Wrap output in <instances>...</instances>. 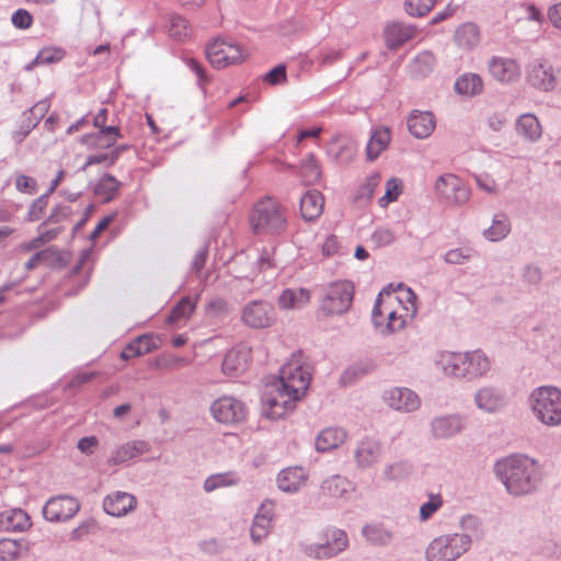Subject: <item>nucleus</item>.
Masks as SVG:
<instances>
[{
    "mask_svg": "<svg viewBox=\"0 0 561 561\" xmlns=\"http://www.w3.org/2000/svg\"><path fill=\"white\" fill-rule=\"evenodd\" d=\"M310 380V373L294 355L280 368L276 382L268 386L262 396L264 415L271 420L282 419L306 394Z\"/></svg>",
    "mask_w": 561,
    "mask_h": 561,
    "instance_id": "obj_1",
    "label": "nucleus"
},
{
    "mask_svg": "<svg viewBox=\"0 0 561 561\" xmlns=\"http://www.w3.org/2000/svg\"><path fill=\"white\" fill-rule=\"evenodd\" d=\"M494 472L506 491L520 496L533 492L540 480L539 466L533 458L515 454L497 460Z\"/></svg>",
    "mask_w": 561,
    "mask_h": 561,
    "instance_id": "obj_2",
    "label": "nucleus"
},
{
    "mask_svg": "<svg viewBox=\"0 0 561 561\" xmlns=\"http://www.w3.org/2000/svg\"><path fill=\"white\" fill-rule=\"evenodd\" d=\"M444 373L447 376L473 381L485 377L491 370V359L481 350L447 353L442 356Z\"/></svg>",
    "mask_w": 561,
    "mask_h": 561,
    "instance_id": "obj_3",
    "label": "nucleus"
},
{
    "mask_svg": "<svg viewBox=\"0 0 561 561\" xmlns=\"http://www.w3.org/2000/svg\"><path fill=\"white\" fill-rule=\"evenodd\" d=\"M320 542L299 543L300 551L313 560L333 559L350 547V538L344 529L327 526L319 535Z\"/></svg>",
    "mask_w": 561,
    "mask_h": 561,
    "instance_id": "obj_4",
    "label": "nucleus"
},
{
    "mask_svg": "<svg viewBox=\"0 0 561 561\" xmlns=\"http://www.w3.org/2000/svg\"><path fill=\"white\" fill-rule=\"evenodd\" d=\"M250 225L255 234H279L286 229L287 219L283 207L267 197L254 205Z\"/></svg>",
    "mask_w": 561,
    "mask_h": 561,
    "instance_id": "obj_5",
    "label": "nucleus"
},
{
    "mask_svg": "<svg viewBox=\"0 0 561 561\" xmlns=\"http://www.w3.org/2000/svg\"><path fill=\"white\" fill-rule=\"evenodd\" d=\"M529 404L536 417L547 426L561 424V391L556 387L543 386L536 388Z\"/></svg>",
    "mask_w": 561,
    "mask_h": 561,
    "instance_id": "obj_6",
    "label": "nucleus"
},
{
    "mask_svg": "<svg viewBox=\"0 0 561 561\" xmlns=\"http://www.w3.org/2000/svg\"><path fill=\"white\" fill-rule=\"evenodd\" d=\"M471 546L468 534H449L435 538L426 549L427 561H456Z\"/></svg>",
    "mask_w": 561,
    "mask_h": 561,
    "instance_id": "obj_7",
    "label": "nucleus"
},
{
    "mask_svg": "<svg viewBox=\"0 0 561 561\" xmlns=\"http://www.w3.org/2000/svg\"><path fill=\"white\" fill-rule=\"evenodd\" d=\"M353 298L354 286L351 282L330 283L322 290L320 310L327 317L343 314L351 308Z\"/></svg>",
    "mask_w": 561,
    "mask_h": 561,
    "instance_id": "obj_8",
    "label": "nucleus"
},
{
    "mask_svg": "<svg viewBox=\"0 0 561 561\" xmlns=\"http://www.w3.org/2000/svg\"><path fill=\"white\" fill-rule=\"evenodd\" d=\"M206 57L215 68H226L244 59L243 50L231 38L217 37L206 47Z\"/></svg>",
    "mask_w": 561,
    "mask_h": 561,
    "instance_id": "obj_9",
    "label": "nucleus"
},
{
    "mask_svg": "<svg viewBox=\"0 0 561 561\" xmlns=\"http://www.w3.org/2000/svg\"><path fill=\"white\" fill-rule=\"evenodd\" d=\"M355 491L354 483L346 477L333 474L320 484L317 502L321 508H328L339 500H347Z\"/></svg>",
    "mask_w": 561,
    "mask_h": 561,
    "instance_id": "obj_10",
    "label": "nucleus"
},
{
    "mask_svg": "<svg viewBox=\"0 0 561 561\" xmlns=\"http://www.w3.org/2000/svg\"><path fill=\"white\" fill-rule=\"evenodd\" d=\"M437 197L449 206H460L470 198V190L457 175L446 173L440 175L435 184Z\"/></svg>",
    "mask_w": 561,
    "mask_h": 561,
    "instance_id": "obj_11",
    "label": "nucleus"
},
{
    "mask_svg": "<svg viewBox=\"0 0 561 561\" xmlns=\"http://www.w3.org/2000/svg\"><path fill=\"white\" fill-rule=\"evenodd\" d=\"M210 413L218 423L232 425L245 419L247 407L234 397L222 396L211 403Z\"/></svg>",
    "mask_w": 561,
    "mask_h": 561,
    "instance_id": "obj_12",
    "label": "nucleus"
},
{
    "mask_svg": "<svg viewBox=\"0 0 561 561\" xmlns=\"http://www.w3.org/2000/svg\"><path fill=\"white\" fill-rule=\"evenodd\" d=\"M242 322L252 329H265L276 320V312L272 304L266 300H253L244 305L241 312Z\"/></svg>",
    "mask_w": 561,
    "mask_h": 561,
    "instance_id": "obj_13",
    "label": "nucleus"
},
{
    "mask_svg": "<svg viewBox=\"0 0 561 561\" xmlns=\"http://www.w3.org/2000/svg\"><path fill=\"white\" fill-rule=\"evenodd\" d=\"M80 510L79 501L69 495H58L49 499L43 507L46 520L53 523L71 519Z\"/></svg>",
    "mask_w": 561,
    "mask_h": 561,
    "instance_id": "obj_14",
    "label": "nucleus"
},
{
    "mask_svg": "<svg viewBox=\"0 0 561 561\" xmlns=\"http://www.w3.org/2000/svg\"><path fill=\"white\" fill-rule=\"evenodd\" d=\"M556 72L557 69L548 60L535 59L526 68V80L540 91H552L556 89Z\"/></svg>",
    "mask_w": 561,
    "mask_h": 561,
    "instance_id": "obj_15",
    "label": "nucleus"
},
{
    "mask_svg": "<svg viewBox=\"0 0 561 561\" xmlns=\"http://www.w3.org/2000/svg\"><path fill=\"white\" fill-rule=\"evenodd\" d=\"M383 400L389 408L401 413H411L421 407L419 394L405 387L391 388L385 392Z\"/></svg>",
    "mask_w": 561,
    "mask_h": 561,
    "instance_id": "obj_16",
    "label": "nucleus"
},
{
    "mask_svg": "<svg viewBox=\"0 0 561 561\" xmlns=\"http://www.w3.org/2000/svg\"><path fill=\"white\" fill-rule=\"evenodd\" d=\"M476 407L485 413H496L507 404L505 391L495 386L479 388L473 397Z\"/></svg>",
    "mask_w": 561,
    "mask_h": 561,
    "instance_id": "obj_17",
    "label": "nucleus"
},
{
    "mask_svg": "<svg viewBox=\"0 0 561 561\" xmlns=\"http://www.w3.org/2000/svg\"><path fill=\"white\" fill-rule=\"evenodd\" d=\"M430 427L434 438L448 439L465 430L466 417L456 413L436 416L431 421Z\"/></svg>",
    "mask_w": 561,
    "mask_h": 561,
    "instance_id": "obj_18",
    "label": "nucleus"
},
{
    "mask_svg": "<svg viewBox=\"0 0 561 561\" xmlns=\"http://www.w3.org/2000/svg\"><path fill=\"white\" fill-rule=\"evenodd\" d=\"M382 456V444L373 437L360 439L354 449L356 467L365 470L376 465Z\"/></svg>",
    "mask_w": 561,
    "mask_h": 561,
    "instance_id": "obj_19",
    "label": "nucleus"
},
{
    "mask_svg": "<svg viewBox=\"0 0 561 561\" xmlns=\"http://www.w3.org/2000/svg\"><path fill=\"white\" fill-rule=\"evenodd\" d=\"M410 134L417 139H425L432 135L436 122L431 112L413 111L407 119Z\"/></svg>",
    "mask_w": 561,
    "mask_h": 561,
    "instance_id": "obj_20",
    "label": "nucleus"
},
{
    "mask_svg": "<svg viewBox=\"0 0 561 561\" xmlns=\"http://www.w3.org/2000/svg\"><path fill=\"white\" fill-rule=\"evenodd\" d=\"M136 506V499L126 492H115L103 500L104 512L111 516L121 517L131 512Z\"/></svg>",
    "mask_w": 561,
    "mask_h": 561,
    "instance_id": "obj_21",
    "label": "nucleus"
},
{
    "mask_svg": "<svg viewBox=\"0 0 561 561\" xmlns=\"http://www.w3.org/2000/svg\"><path fill=\"white\" fill-rule=\"evenodd\" d=\"M489 69L493 78L505 83L516 81L520 75L518 64L511 58L493 57Z\"/></svg>",
    "mask_w": 561,
    "mask_h": 561,
    "instance_id": "obj_22",
    "label": "nucleus"
},
{
    "mask_svg": "<svg viewBox=\"0 0 561 561\" xmlns=\"http://www.w3.org/2000/svg\"><path fill=\"white\" fill-rule=\"evenodd\" d=\"M328 153L339 163H350L356 154L355 141L346 135L335 136L328 147Z\"/></svg>",
    "mask_w": 561,
    "mask_h": 561,
    "instance_id": "obj_23",
    "label": "nucleus"
},
{
    "mask_svg": "<svg viewBox=\"0 0 561 561\" xmlns=\"http://www.w3.org/2000/svg\"><path fill=\"white\" fill-rule=\"evenodd\" d=\"M121 137L119 128L110 126L105 129H99L98 133L83 135L80 138V142L91 149H104L113 147Z\"/></svg>",
    "mask_w": 561,
    "mask_h": 561,
    "instance_id": "obj_24",
    "label": "nucleus"
},
{
    "mask_svg": "<svg viewBox=\"0 0 561 561\" xmlns=\"http://www.w3.org/2000/svg\"><path fill=\"white\" fill-rule=\"evenodd\" d=\"M307 473L302 467L283 469L277 476V485L283 492L295 493L306 483Z\"/></svg>",
    "mask_w": 561,
    "mask_h": 561,
    "instance_id": "obj_25",
    "label": "nucleus"
},
{
    "mask_svg": "<svg viewBox=\"0 0 561 561\" xmlns=\"http://www.w3.org/2000/svg\"><path fill=\"white\" fill-rule=\"evenodd\" d=\"M31 527V518L21 508L5 510L0 513V531H24Z\"/></svg>",
    "mask_w": 561,
    "mask_h": 561,
    "instance_id": "obj_26",
    "label": "nucleus"
},
{
    "mask_svg": "<svg viewBox=\"0 0 561 561\" xmlns=\"http://www.w3.org/2000/svg\"><path fill=\"white\" fill-rule=\"evenodd\" d=\"M515 129L518 136L528 142H536L541 138L542 128L535 114L524 113L519 115L515 123Z\"/></svg>",
    "mask_w": 561,
    "mask_h": 561,
    "instance_id": "obj_27",
    "label": "nucleus"
},
{
    "mask_svg": "<svg viewBox=\"0 0 561 561\" xmlns=\"http://www.w3.org/2000/svg\"><path fill=\"white\" fill-rule=\"evenodd\" d=\"M415 34V27L401 22H393L385 30L386 44L396 49L410 41Z\"/></svg>",
    "mask_w": 561,
    "mask_h": 561,
    "instance_id": "obj_28",
    "label": "nucleus"
},
{
    "mask_svg": "<svg viewBox=\"0 0 561 561\" xmlns=\"http://www.w3.org/2000/svg\"><path fill=\"white\" fill-rule=\"evenodd\" d=\"M250 352L245 347L230 350L222 360V371L228 376H234L247 369Z\"/></svg>",
    "mask_w": 561,
    "mask_h": 561,
    "instance_id": "obj_29",
    "label": "nucleus"
},
{
    "mask_svg": "<svg viewBox=\"0 0 561 561\" xmlns=\"http://www.w3.org/2000/svg\"><path fill=\"white\" fill-rule=\"evenodd\" d=\"M324 198L317 191H308L300 199V213L306 221L316 220L323 211Z\"/></svg>",
    "mask_w": 561,
    "mask_h": 561,
    "instance_id": "obj_30",
    "label": "nucleus"
},
{
    "mask_svg": "<svg viewBox=\"0 0 561 561\" xmlns=\"http://www.w3.org/2000/svg\"><path fill=\"white\" fill-rule=\"evenodd\" d=\"M346 439V432L340 427L322 430L316 437V449L324 453L337 448Z\"/></svg>",
    "mask_w": 561,
    "mask_h": 561,
    "instance_id": "obj_31",
    "label": "nucleus"
},
{
    "mask_svg": "<svg viewBox=\"0 0 561 561\" xmlns=\"http://www.w3.org/2000/svg\"><path fill=\"white\" fill-rule=\"evenodd\" d=\"M148 450V444L144 440H131L113 451L108 462L111 465H119L126 462Z\"/></svg>",
    "mask_w": 561,
    "mask_h": 561,
    "instance_id": "obj_32",
    "label": "nucleus"
},
{
    "mask_svg": "<svg viewBox=\"0 0 561 561\" xmlns=\"http://www.w3.org/2000/svg\"><path fill=\"white\" fill-rule=\"evenodd\" d=\"M310 300V291L306 288H287L278 297L282 309H300Z\"/></svg>",
    "mask_w": 561,
    "mask_h": 561,
    "instance_id": "obj_33",
    "label": "nucleus"
},
{
    "mask_svg": "<svg viewBox=\"0 0 561 561\" xmlns=\"http://www.w3.org/2000/svg\"><path fill=\"white\" fill-rule=\"evenodd\" d=\"M158 345L152 335L144 334L133 340L122 352L121 357L125 360L150 353Z\"/></svg>",
    "mask_w": 561,
    "mask_h": 561,
    "instance_id": "obj_34",
    "label": "nucleus"
},
{
    "mask_svg": "<svg viewBox=\"0 0 561 561\" xmlns=\"http://www.w3.org/2000/svg\"><path fill=\"white\" fill-rule=\"evenodd\" d=\"M511 232V222L506 214L494 215L492 225L483 231V237L491 242H499Z\"/></svg>",
    "mask_w": 561,
    "mask_h": 561,
    "instance_id": "obj_35",
    "label": "nucleus"
},
{
    "mask_svg": "<svg viewBox=\"0 0 561 561\" xmlns=\"http://www.w3.org/2000/svg\"><path fill=\"white\" fill-rule=\"evenodd\" d=\"M390 142V130L389 128L376 129L367 144L366 154L369 161H374L379 154L388 147Z\"/></svg>",
    "mask_w": 561,
    "mask_h": 561,
    "instance_id": "obj_36",
    "label": "nucleus"
},
{
    "mask_svg": "<svg viewBox=\"0 0 561 561\" xmlns=\"http://www.w3.org/2000/svg\"><path fill=\"white\" fill-rule=\"evenodd\" d=\"M480 32L474 23H465L455 32L456 44L463 49H471L478 45Z\"/></svg>",
    "mask_w": 561,
    "mask_h": 561,
    "instance_id": "obj_37",
    "label": "nucleus"
},
{
    "mask_svg": "<svg viewBox=\"0 0 561 561\" xmlns=\"http://www.w3.org/2000/svg\"><path fill=\"white\" fill-rule=\"evenodd\" d=\"M122 183L112 174H104L96 185L94 186V194L102 199L103 203H110L118 190Z\"/></svg>",
    "mask_w": 561,
    "mask_h": 561,
    "instance_id": "obj_38",
    "label": "nucleus"
},
{
    "mask_svg": "<svg viewBox=\"0 0 561 561\" xmlns=\"http://www.w3.org/2000/svg\"><path fill=\"white\" fill-rule=\"evenodd\" d=\"M362 535L368 543L375 546H387L392 538V534L380 524L365 525Z\"/></svg>",
    "mask_w": 561,
    "mask_h": 561,
    "instance_id": "obj_39",
    "label": "nucleus"
},
{
    "mask_svg": "<svg viewBox=\"0 0 561 561\" xmlns=\"http://www.w3.org/2000/svg\"><path fill=\"white\" fill-rule=\"evenodd\" d=\"M483 84L480 76L476 73H465L455 82V91L462 95H476L482 91Z\"/></svg>",
    "mask_w": 561,
    "mask_h": 561,
    "instance_id": "obj_40",
    "label": "nucleus"
},
{
    "mask_svg": "<svg viewBox=\"0 0 561 561\" xmlns=\"http://www.w3.org/2000/svg\"><path fill=\"white\" fill-rule=\"evenodd\" d=\"M299 176L305 185H312L321 178V168L313 153H309L300 163Z\"/></svg>",
    "mask_w": 561,
    "mask_h": 561,
    "instance_id": "obj_41",
    "label": "nucleus"
},
{
    "mask_svg": "<svg viewBox=\"0 0 561 561\" xmlns=\"http://www.w3.org/2000/svg\"><path fill=\"white\" fill-rule=\"evenodd\" d=\"M196 302L190 297H183L172 309L168 317L170 324H176L181 320H186L195 310Z\"/></svg>",
    "mask_w": 561,
    "mask_h": 561,
    "instance_id": "obj_42",
    "label": "nucleus"
},
{
    "mask_svg": "<svg viewBox=\"0 0 561 561\" xmlns=\"http://www.w3.org/2000/svg\"><path fill=\"white\" fill-rule=\"evenodd\" d=\"M239 482L233 472H224L209 476L204 482V490L213 492L220 488L231 486Z\"/></svg>",
    "mask_w": 561,
    "mask_h": 561,
    "instance_id": "obj_43",
    "label": "nucleus"
},
{
    "mask_svg": "<svg viewBox=\"0 0 561 561\" xmlns=\"http://www.w3.org/2000/svg\"><path fill=\"white\" fill-rule=\"evenodd\" d=\"M434 65V55L427 50L422 51L413 59L412 72L417 77H425L433 70Z\"/></svg>",
    "mask_w": 561,
    "mask_h": 561,
    "instance_id": "obj_44",
    "label": "nucleus"
},
{
    "mask_svg": "<svg viewBox=\"0 0 561 561\" xmlns=\"http://www.w3.org/2000/svg\"><path fill=\"white\" fill-rule=\"evenodd\" d=\"M460 527L463 534L470 535L471 541L479 540L484 535L483 524L481 519L474 515H466L460 519Z\"/></svg>",
    "mask_w": 561,
    "mask_h": 561,
    "instance_id": "obj_45",
    "label": "nucleus"
},
{
    "mask_svg": "<svg viewBox=\"0 0 561 561\" xmlns=\"http://www.w3.org/2000/svg\"><path fill=\"white\" fill-rule=\"evenodd\" d=\"M271 523L272 520H270L268 517H265L263 515L254 516L250 529L251 539L254 543H260L264 538L267 537L271 529Z\"/></svg>",
    "mask_w": 561,
    "mask_h": 561,
    "instance_id": "obj_46",
    "label": "nucleus"
},
{
    "mask_svg": "<svg viewBox=\"0 0 561 561\" xmlns=\"http://www.w3.org/2000/svg\"><path fill=\"white\" fill-rule=\"evenodd\" d=\"M23 546L22 540L3 538L0 540V560L14 561L20 557Z\"/></svg>",
    "mask_w": 561,
    "mask_h": 561,
    "instance_id": "obj_47",
    "label": "nucleus"
},
{
    "mask_svg": "<svg viewBox=\"0 0 561 561\" xmlns=\"http://www.w3.org/2000/svg\"><path fill=\"white\" fill-rule=\"evenodd\" d=\"M53 260L55 262L62 263V254L56 249L48 248L43 251H39L32 255L27 262L25 263V270L32 271L34 270L41 261Z\"/></svg>",
    "mask_w": 561,
    "mask_h": 561,
    "instance_id": "obj_48",
    "label": "nucleus"
},
{
    "mask_svg": "<svg viewBox=\"0 0 561 561\" xmlns=\"http://www.w3.org/2000/svg\"><path fill=\"white\" fill-rule=\"evenodd\" d=\"M168 31L174 39L183 41L190 34L188 22L180 15H171Z\"/></svg>",
    "mask_w": 561,
    "mask_h": 561,
    "instance_id": "obj_49",
    "label": "nucleus"
},
{
    "mask_svg": "<svg viewBox=\"0 0 561 561\" xmlns=\"http://www.w3.org/2000/svg\"><path fill=\"white\" fill-rule=\"evenodd\" d=\"M404 320L397 316V312L389 306H386L385 319H382V327H379L381 334H391L403 328Z\"/></svg>",
    "mask_w": 561,
    "mask_h": 561,
    "instance_id": "obj_50",
    "label": "nucleus"
},
{
    "mask_svg": "<svg viewBox=\"0 0 561 561\" xmlns=\"http://www.w3.org/2000/svg\"><path fill=\"white\" fill-rule=\"evenodd\" d=\"M436 0H405L404 8L411 16L426 15L434 7Z\"/></svg>",
    "mask_w": 561,
    "mask_h": 561,
    "instance_id": "obj_51",
    "label": "nucleus"
},
{
    "mask_svg": "<svg viewBox=\"0 0 561 561\" xmlns=\"http://www.w3.org/2000/svg\"><path fill=\"white\" fill-rule=\"evenodd\" d=\"M443 503L444 501L439 494L431 493L428 501L420 507V519L423 522L430 519L443 506Z\"/></svg>",
    "mask_w": 561,
    "mask_h": 561,
    "instance_id": "obj_52",
    "label": "nucleus"
},
{
    "mask_svg": "<svg viewBox=\"0 0 561 561\" xmlns=\"http://www.w3.org/2000/svg\"><path fill=\"white\" fill-rule=\"evenodd\" d=\"M72 215V209L68 205L56 206L49 216L38 226V230L46 227L47 225H56L67 220Z\"/></svg>",
    "mask_w": 561,
    "mask_h": 561,
    "instance_id": "obj_53",
    "label": "nucleus"
},
{
    "mask_svg": "<svg viewBox=\"0 0 561 561\" xmlns=\"http://www.w3.org/2000/svg\"><path fill=\"white\" fill-rule=\"evenodd\" d=\"M410 472V466L407 462L400 461L387 465L382 473L387 480H400L409 476Z\"/></svg>",
    "mask_w": 561,
    "mask_h": 561,
    "instance_id": "obj_54",
    "label": "nucleus"
},
{
    "mask_svg": "<svg viewBox=\"0 0 561 561\" xmlns=\"http://www.w3.org/2000/svg\"><path fill=\"white\" fill-rule=\"evenodd\" d=\"M48 194H43L31 204L27 211L28 221H37L42 218L48 205Z\"/></svg>",
    "mask_w": 561,
    "mask_h": 561,
    "instance_id": "obj_55",
    "label": "nucleus"
},
{
    "mask_svg": "<svg viewBox=\"0 0 561 561\" xmlns=\"http://www.w3.org/2000/svg\"><path fill=\"white\" fill-rule=\"evenodd\" d=\"M472 257V250L457 248L451 249L445 254V262L448 264L460 265L466 263Z\"/></svg>",
    "mask_w": 561,
    "mask_h": 561,
    "instance_id": "obj_56",
    "label": "nucleus"
},
{
    "mask_svg": "<svg viewBox=\"0 0 561 561\" xmlns=\"http://www.w3.org/2000/svg\"><path fill=\"white\" fill-rule=\"evenodd\" d=\"M12 24L20 30H27L32 26L33 16L25 9H18L11 16Z\"/></svg>",
    "mask_w": 561,
    "mask_h": 561,
    "instance_id": "obj_57",
    "label": "nucleus"
},
{
    "mask_svg": "<svg viewBox=\"0 0 561 561\" xmlns=\"http://www.w3.org/2000/svg\"><path fill=\"white\" fill-rule=\"evenodd\" d=\"M371 241L377 247H387L396 241L394 233L388 228H378L371 234Z\"/></svg>",
    "mask_w": 561,
    "mask_h": 561,
    "instance_id": "obj_58",
    "label": "nucleus"
},
{
    "mask_svg": "<svg viewBox=\"0 0 561 561\" xmlns=\"http://www.w3.org/2000/svg\"><path fill=\"white\" fill-rule=\"evenodd\" d=\"M64 56L65 51L61 48H44L37 54V59L42 65H48L61 60Z\"/></svg>",
    "mask_w": 561,
    "mask_h": 561,
    "instance_id": "obj_59",
    "label": "nucleus"
},
{
    "mask_svg": "<svg viewBox=\"0 0 561 561\" xmlns=\"http://www.w3.org/2000/svg\"><path fill=\"white\" fill-rule=\"evenodd\" d=\"M263 80L272 85H277L283 82H286V66L280 64L271 69L267 73H265Z\"/></svg>",
    "mask_w": 561,
    "mask_h": 561,
    "instance_id": "obj_60",
    "label": "nucleus"
},
{
    "mask_svg": "<svg viewBox=\"0 0 561 561\" xmlns=\"http://www.w3.org/2000/svg\"><path fill=\"white\" fill-rule=\"evenodd\" d=\"M399 187L396 179H390L387 182V190L385 195L379 199L380 206H386L391 202H394L399 197Z\"/></svg>",
    "mask_w": 561,
    "mask_h": 561,
    "instance_id": "obj_61",
    "label": "nucleus"
},
{
    "mask_svg": "<svg viewBox=\"0 0 561 561\" xmlns=\"http://www.w3.org/2000/svg\"><path fill=\"white\" fill-rule=\"evenodd\" d=\"M36 181L26 175H19L15 180V187L20 192L34 194L36 191Z\"/></svg>",
    "mask_w": 561,
    "mask_h": 561,
    "instance_id": "obj_62",
    "label": "nucleus"
},
{
    "mask_svg": "<svg viewBox=\"0 0 561 561\" xmlns=\"http://www.w3.org/2000/svg\"><path fill=\"white\" fill-rule=\"evenodd\" d=\"M381 294L378 295V298L376 300V304L371 311V320L376 329H379V327H382V319H385L386 314V306L381 304Z\"/></svg>",
    "mask_w": 561,
    "mask_h": 561,
    "instance_id": "obj_63",
    "label": "nucleus"
},
{
    "mask_svg": "<svg viewBox=\"0 0 561 561\" xmlns=\"http://www.w3.org/2000/svg\"><path fill=\"white\" fill-rule=\"evenodd\" d=\"M524 278L530 284H538L541 280V270L536 265H527L524 268Z\"/></svg>",
    "mask_w": 561,
    "mask_h": 561,
    "instance_id": "obj_64",
    "label": "nucleus"
}]
</instances>
